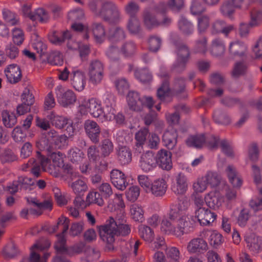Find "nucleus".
I'll list each match as a JSON object with an SVG mask.
<instances>
[{
  "instance_id": "obj_1",
  "label": "nucleus",
  "mask_w": 262,
  "mask_h": 262,
  "mask_svg": "<svg viewBox=\"0 0 262 262\" xmlns=\"http://www.w3.org/2000/svg\"><path fill=\"white\" fill-rule=\"evenodd\" d=\"M100 236L106 243L109 250L113 249L115 237L126 236L130 233V226L126 224L117 221L113 217H109L104 225L98 227Z\"/></svg>"
},
{
  "instance_id": "obj_2",
  "label": "nucleus",
  "mask_w": 262,
  "mask_h": 262,
  "mask_svg": "<svg viewBox=\"0 0 262 262\" xmlns=\"http://www.w3.org/2000/svg\"><path fill=\"white\" fill-rule=\"evenodd\" d=\"M65 155L61 152H53L50 159L44 156H40L39 160L40 165L43 171L48 172L54 177H58L60 168L63 165Z\"/></svg>"
},
{
  "instance_id": "obj_3",
  "label": "nucleus",
  "mask_w": 262,
  "mask_h": 262,
  "mask_svg": "<svg viewBox=\"0 0 262 262\" xmlns=\"http://www.w3.org/2000/svg\"><path fill=\"white\" fill-rule=\"evenodd\" d=\"M160 230L164 234L179 237L187 233L189 229L188 228V222L183 217L177 222L167 218L163 219L160 224Z\"/></svg>"
},
{
  "instance_id": "obj_4",
  "label": "nucleus",
  "mask_w": 262,
  "mask_h": 262,
  "mask_svg": "<svg viewBox=\"0 0 262 262\" xmlns=\"http://www.w3.org/2000/svg\"><path fill=\"white\" fill-rule=\"evenodd\" d=\"M54 247L57 252V255L54 258L53 262H70L69 260L65 259L62 255L72 256L79 254L82 252L83 245L82 244H79L68 248L66 246V238L61 236L59 237V241H57L55 243Z\"/></svg>"
},
{
  "instance_id": "obj_5",
  "label": "nucleus",
  "mask_w": 262,
  "mask_h": 262,
  "mask_svg": "<svg viewBox=\"0 0 262 262\" xmlns=\"http://www.w3.org/2000/svg\"><path fill=\"white\" fill-rule=\"evenodd\" d=\"M126 99L129 107L134 111H140L144 106L151 109L154 104L151 97L145 96L140 97L138 93L134 91L128 93Z\"/></svg>"
},
{
  "instance_id": "obj_6",
  "label": "nucleus",
  "mask_w": 262,
  "mask_h": 262,
  "mask_svg": "<svg viewBox=\"0 0 262 262\" xmlns=\"http://www.w3.org/2000/svg\"><path fill=\"white\" fill-rule=\"evenodd\" d=\"M79 112L82 115L90 113L95 118L99 117L103 112L100 101L94 98L84 99L79 106Z\"/></svg>"
},
{
  "instance_id": "obj_7",
  "label": "nucleus",
  "mask_w": 262,
  "mask_h": 262,
  "mask_svg": "<svg viewBox=\"0 0 262 262\" xmlns=\"http://www.w3.org/2000/svg\"><path fill=\"white\" fill-rule=\"evenodd\" d=\"M220 146L222 151L228 156H233V152L232 147L229 142L225 140H221L214 135H209L206 137L205 146L210 149H216Z\"/></svg>"
},
{
  "instance_id": "obj_8",
  "label": "nucleus",
  "mask_w": 262,
  "mask_h": 262,
  "mask_svg": "<svg viewBox=\"0 0 262 262\" xmlns=\"http://www.w3.org/2000/svg\"><path fill=\"white\" fill-rule=\"evenodd\" d=\"M55 90L57 101L62 106L67 107L76 102L77 97L73 91L66 90L60 85L57 86Z\"/></svg>"
},
{
  "instance_id": "obj_9",
  "label": "nucleus",
  "mask_w": 262,
  "mask_h": 262,
  "mask_svg": "<svg viewBox=\"0 0 262 262\" xmlns=\"http://www.w3.org/2000/svg\"><path fill=\"white\" fill-rule=\"evenodd\" d=\"M189 205V201L186 198L182 202L180 201L178 205L172 204L170 206L168 213V218L167 219L177 222L182 217H185V221L188 222V228L189 229L190 221L189 218L183 213V211L186 210Z\"/></svg>"
},
{
  "instance_id": "obj_10",
  "label": "nucleus",
  "mask_w": 262,
  "mask_h": 262,
  "mask_svg": "<svg viewBox=\"0 0 262 262\" xmlns=\"http://www.w3.org/2000/svg\"><path fill=\"white\" fill-rule=\"evenodd\" d=\"M50 245V243L48 240L42 242H39L34 244L30 249V262H47V260L50 257V254L48 253H46L41 257L40 253L46 249L48 248Z\"/></svg>"
},
{
  "instance_id": "obj_11",
  "label": "nucleus",
  "mask_w": 262,
  "mask_h": 262,
  "mask_svg": "<svg viewBox=\"0 0 262 262\" xmlns=\"http://www.w3.org/2000/svg\"><path fill=\"white\" fill-rule=\"evenodd\" d=\"M88 75L91 82L97 84L101 82L104 76V65L99 60H95L91 62Z\"/></svg>"
},
{
  "instance_id": "obj_12",
  "label": "nucleus",
  "mask_w": 262,
  "mask_h": 262,
  "mask_svg": "<svg viewBox=\"0 0 262 262\" xmlns=\"http://www.w3.org/2000/svg\"><path fill=\"white\" fill-rule=\"evenodd\" d=\"M244 240L247 247L253 254H257L262 251V236L250 232L246 234Z\"/></svg>"
},
{
  "instance_id": "obj_13",
  "label": "nucleus",
  "mask_w": 262,
  "mask_h": 262,
  "mask_svg": "<svg viewBox=\"0 0 262 262\" xmlns=\"http://www.w3.org/2000/svg\"><path fill=\"white\" fill-rule=\"evenodd\" d=\"M157 165L162 169L170 170L172 168V153L165 149L159 150L156 156Z\"/></svg>"
},
{
  "instance_id": "obj_14",
  "label": "nucleus",
  "mask_w": 262,
  "mask_h": 262,
  "mask_svg": "<svg viewBox=\"0 0 262 262\" xmlns=\"http://www.w3.org/2000/svg\"><path fill=\"white\" fill-rule=\"evenodd\" d=\"M195 217L201 225H208L212 223L217 217V215L207 208L196 209Z\"/></svg>"
},
{
  "instance_id": "obj_15",
  "label": "nucleus",
  "mask_w": 262,
  "mask_h": 262,
  "mask_svg": "<svg viewBox=\"0 0 262 262\" xmlns=\"http://www.w3.org/2000/svg\"><path fill=\"white\" fill-rule=\"evenodd\" d=\"M70 81L73 87L76 91H82L85 85L84 72L75 68L73 69L70 75Z\"/></svg>"
},
{
  "instance_id": "obj_16",
  "label": "nucleus",
  "mask_w": 262,
  "mask_h": 262,
  "mask_svg": "<svg viewBox=\"0 0 262 262\" xmlns=\"http://www.w3.org/2000/svg\"><path fill=\"white\" fill-rule=\"evenodd\" d=\"M8 81L11 84L19 82L23 77L20 67L16 64L8 66L4 71Z\"/></svg>"
},
{
  "instance_id": "obj_17",
  "label": "nucleus",
  "mask_w": 262,
  "mask_h": 262,
  "mask_svg": "<svg viewBox=\"0 0 262 262\" xmlns=\"http://www.w3.org/2000/svg\"><path fill=\"white\" fill-rule=\"evenodd\" d=\"M208 244L202 238L197 237L191 239L188 244L187 249L190 253L202 254L208 250Z\"/></svg>"
},
{
  "instance_id": "obj_18",
  "label": "nucleus",
  "mask_w": 262,
  "mask_h": 262,
  "mask_svg": "<svg viewBox=\"0 0 262 262\" xmlns=\"http://www.w3.org/2000/svg\"><path fill=\"white\" fill-rule=\"evenodd\" d=\"M140 167L145 172L152 170L157 166L156 157L152 151H147L141 156Z\"/></svg>"
},
{
  "instance_id": "obj_19",
  "label": "nucleus",
  "mask_w": 262,
  "mask_h": 262,
  "mask_svg": "<svg viewBox=\"0 0 262 262\" xmlns=\"http://www.w3.org/2000/svg\"><path fill=\"white\" fill-rule=\"evenodd\" d=\"M84 127L87 135L91 141L95 143H98L100 128L98 124L93 120H88L84 122Z\"/></svg>"
},
{
  "instance_id": "obj_20",
  "label": "nucleus",
  "mask_w": 262,
  "mask_h": 262,
  "mask_svg": "<svg viewBox=\"0 0 262 262\" xmlns=\"http://www.w3.org/2000/svg\"><path fill=\"white\" fill-rule=\"evenodd\" d=\"M188 188L187 179L183 174L179 173L175 179L171 190L176 195H184Z\"/></svg>"
},
{
  "instance_id": "obj_21",
  "label": "nucleus",
  "mask_w": 262,
  "mask_h": 262,
  "mask_svg": "<svg viewBox=\"0 0 262 262\" xmlns=\"http://www.w3.org/2000/svg\"><path fill=\"white\" fill-rule=\"evenodd\" d=\"M29 203L34 205V208L30 210V213L36 215H40L42 213L43 210H51L53 208V201L51 198H48L47 200L43 202L39 203L38 200L34 199L30 202L27 199Z\"/></svg>"
},
{
  "instance_id": "obj_22",
  "label": "nucleus",
  "mask_w": 262,
  "mask_h": 262,
  "mask_svg": "<svg viewBox=\"0 0 262 262\" xmlns=\"http://www.w3.org/2000/svg\"><path fill=\"white\" fill-rule=\"evenodd\" d=\"M111 181L117 189L123 190L127 185L124 174L117 169H113L111 173Z\"/></svg>"
},
{
  "instance_id": "obj_23",
  "label": "nucleus",
  "mask_w": 262,
  "mask_h": 262,
  "mask_svg": "<svg viewBox=\"0 0 262 262\" xmlns=\"http://www.w3.org/2000/svg\"><path fill=\"white\" fill-rule=\"evenodd\" d=\"M226 173L229 182L234 188H239L242 186L243 180L234 166L228 165L226 169Z\"/></svg>"
},
{
  "instance_id": "obj_24",
  "label": "nucleus",
  "mask_w": 262,
  "mask_h": 262,
  "mask_svg": "<svg viewBox=\"0 0 262 262\" xmlns=\"http://www.w3.org/2000/svg\"><path fill=\"white\" fill-rule=\"evenodd\" d=\"M167 185L163 178H159L154 181L150 187V191L156 196H162L166 191Z\"/></svg>"
},
{
  "instance_id": "obj_25",
  "label": "nucleus",
  "mask_w": 262,
  "mask_h": 262,
  "mask_svg": "<svg viewBox=\"0 0 262 262\" xmlns=\"http://www.w3.org/2000/svg\"><path fill=\"white\" fill-rule=\"evenodd\" d=\"M178 133L176 130L172 129L165 132L162 138L164 145L168 149L172 150L177 143Z\"/></svg>"
},
{
  "instance_id": "obj_26",
  "label": "nucleus",
  "mask_w": 262,
  "mask_h": 262,
  "mask_svg": "<svg viewBox=\"0 0 262 262\" xmlns=\"http://www.w3.org/2000/svg\"><path fill=\"white\" fill-rule=\"evenodd\" d=\"M71 37L70 32L68 31H54L49 35V39L53 43L60 44L64 41L66 39Z\"/></svg>"
},
{
  "instance_id": "obj_27",
  "label": "nucleus",
  "mask_w": 262,
  "mask_h": 262,
  "mask_svg": "<svg viewBox=\"0 0 262 262\" xmlns=\"http://www.w3.org/2000/svg\"><path fill=\"white\" fill-rule=\"evenodd\" d=\"M186 143L188 146L201 148L205 146L206 136L203 134L190 136L186 140Z\"/></svg>"
},
{
  "instance_id": "obj_28",
  "label": "nucleus",
  "mask_w": 262,
  "mask_h": 262,
  "mask_svg": "<svg viewBox=\"0 0 262 262\" xmlns=\"http://www.w3.org/2000/svg\"><path fill=\"white\" fill-rule=\"evenodd\" d=\"M139 235L146 242L150 243L155 238V233L149 227L141 225L139 227Z\"/></svg>"
},
{
  "instance_id": "obj_29",
  "label": "nucleus",
  "mask_w": 262,
  "mask_h": 262,
  "mask_svg": "<svg viewBox=\"0 0 262 262\" xmlns=\"http://www.w3.org/2000/svg\"><path fill=\"white\" fill-rule=\"evenodd\" d=\"M30 19L40 23H46L49 19V15L44 9L38 8L33 12V15L30 16Z\"/></svg>"
},
{
  "instance_id": "obj_30",
  "label": "nucleus",
  "mask_w": 262,
  "mask_h": 262,
  "mask_svg": "<svg viewBox=\"0 0 262 262\" xmlns=\"http://www.w3.org/2000/svg\"><path fill=\"white\" fill-rule=\"evenodd\" d=\"M118 158L122 165L127 164L132 161V153L129 149L126 146L119 148L118 152Z\"/></svg>"
},
{
  "instance_id": "obj_31",
  "label": "nucleus",
  "mask_w": 262,
  "mask_h": 262,
  "mask_svg": "<svg viewBox=\"0 0 262 262\" xmlns=\"http://www.w3.org/2000/svg\"><path fill=\"white\" fill-rule=\"evenodd\" d=\"M130 213L132 218L135 221L142 222L144 220V211L142 207L137 204L130 207Z\"/></svg>"
},
{
  "instance_id": "obj_32",
  "label": "nucleus",
  "mask_w": 262,
  "mask_h": 262,
  "mask_svg": "<svg viewBox=\"0 0 262 262\" xmlns=\"http://www.w3.org/2000/svg\"><path fill=\"white\" fill-rule=\"evenodd\" d=\"M86 202L89 204H95L100 206H102L104 204L100 194L95 189L89 192L86 198Z\"/></svg>"
},
{
  "instance_id": "obj_33",
  "label": "nucleus",
  "mask_w": 262,
  "mask_h": 262,
  "mask_svg": "<svg viewBox=\"0 0 262 262\" xmlns=\"http://www.w3.org/2000/svg\"><path fill=\"white\" fill-rule=\"evenodd\" d=\"M69 224L70 220L64 216H61L58 219L56 228L58 230L61 231V233L57 235V241H59V237L61 236L66 238L65 234L69 228Z\"/></svg>"
},
{
  "instance_id": "obj_34",
  "label": "nucleus",
  "mask_w": 262,
  "mask_h": 262,
  "mask_svg": "<svg viewBox=\"0 0 262 262\" xmlns=\"http://www.w3.org/2000/svg\"><path fill=\"white\" fill-rule=\"evenodd\" d=\"M172 93L169 89L168 81H163L161 86L158 89L157 95L161 101H164L166 98L171 97Z\"/></svg>"
},
{
  "instance_id": "obj_35",
  "label": "nucleus",
  "mask_w": 262,
  "mask_h": 262,
  "mask_svg": "<svg viewBox=\"0 0 262 262\" xmlns=\"http://www.w3.org/2000/svg\"><path fill=\"white\" fill-rule=\"evenodd\" d=\"M93 33L96 42L101 43L105 38V31L104 27L99 24H94L93 25Z\"/></svg>"
},
{
  "instance_id": "obj_36",
  "label": "nucleus",
  "mask_w": 262,
  "mask_h": 262,
  "mask_svg": "<svg viewBox=\"0 0 262 262\" xmlns=\"http://www.w3.org/2000/svg\"><path fill=\"white\" fill-rule=\"evenodd\" d=\"M107 113L104 112V116L106 119L111 121L115 119L116 123L118 124H122L124 122V117L121 114L116 115V111L114 107L111 106L107 107Z\"/></svg>"
},
{
  "instance_id": "obj_37",
  "label": "nucleus",
  "mask_w": 262,
  "mask_h": 262,
  "mask_svg": "<svg viewBox=\"0 0 262 262\" xmlns=\"http://www.w3.org/2000/svg\"><path fill=\"white\" fill-rule=\"evenodd\" d=\"M71 187L76 194H80L88 189L86 182L81 179H78L72 183Z\"/></svg>"
},
{
  "instance_id": "obj_38",
  "label": "nucleus",
  "mask_w": 262,
  "mask_h": 262,
  "mask_svg": "<svg viewBox=\"0 0 262 262\" xmlns=\"http://www.w3.org/2000/svg\"><path fill=\"white\" fill-rule=\"evenodd\" d=\"M148 135H149V130L146 127L141 128L137 132L135 136L136 146H142L144 144Z\"/></svg>"
},
{
  "instance_id": "obj_39",
  "label": "nucleus",
  "mask_w": 262,
  "mask_h": 262,
  "mask_svg": "<svg viewBox=\"0 0 262 262\" xmlns=\"http://www.w3.org/2000/svg\"><path fill=\"white\" fill-rule=\"evenodd\" d=\"M137 47L133 42H127L123 44L120 49V52L125 57H131L135 54Z\"/></svg>"
},
{
  "instance_id": "obj_40",
  "label": "nucleus",
  "mask_w": 262,
  "mask_h": 262,
  "mask_svg": "<svg viewBox=\"0 0 262 262\" xmlns=\"http://www.w3.org/2000/svg\"><path fill=\"white\" fill-rule=\"evenodd\" d=\"M3 15L4 20L8 25L14 26L19 23L18 16L8 9H4L3 10Z\"/></svg>"
},
{
  "instance_id": "obj_41",
  "label": "nucleus",
  "mask_w": 262,
  "mask_h": 262,
  "mask_svg": "<svg viewBox=\"0 0 262 262\" xmlns=\"http://www.w3.org/2000/svg\"><path fill=\"white\" fill-rule=\"evenodd\" d=\"M210 51L213 56L216 57L221 56L224 53L225 46L221 40L215 39L212 42Z\"/></svg>"
},
{
  "instance_id": "obj_42",
  "label": "nucleus",
  "mask_w": 262,
  "mask_h": 262,
  "mask_svg": "<svg viewBox=\"0 0 262 262\" xmlns=\"http://www.w3.org/2000/svg\"><path fill=\"white\" fill-rule=\"evenodd\" d=\"M178 61L179 66H183L188 61L189 51L187 47L182 45L179 47L178 50Z\"/></svg>"
},
{
  "instance_id": "obj_43",
  "label": "nucleus",
  "mask_w": 262,
  "mask_h": 262,
  "mask_svg": "<svg viewBox=\"0 0 262 262\" xmlns=\"http://www.w3.org/2000/svg\"><path fill=\"white\" fill-rule=\"evenodd\" d=\"M2 119L4 124L7 127H13L17 121L15 115L13 113H10L7 111L3 112Z\"/></svg>"
},
{
  "instance_id": "obj_44",
  "label": "nucleus",
  "mask_w": 262,
  "mask_h": 262,
  "mask_svg": "<svg viewBox=\"0 0 262 262\" xmlns=\"http://www.w3.org/2000/svg\"><path fill=\"white\" fill-rule=\"evenodd\" d=\"M203 178L207 185H210L211 187L217 186L220 182V179L217 174L211 171L208 172Z\"/></svg>"
},
{
  "instance_id": "obj_45",
  "label": "nucleus",
  "mask_w": 262,
  "mask_h": 262,
  "mask_svg": "<svg viewBox=\"0 0 262 262\" xmlns=\"http://www.w3.org/2000/svg\"><path fill=\"white\" fill-rule=\"evenodd\" d=\"M161 40L156 36H150L146 42V48L150 51L156 52L160 48Z\"/></svg>"
},
{
  "instance_id": "obj_46",
  "label": "nucleus",
  "mask_w": 262,
  "mask_h": 262,
  "mask_svg": "<svg viewBox=\"0 0 262 262\" xmlns=\"http://www.w3.org/2000/svg\"><path fill=\"white\" fill-rule=\"evenodd\" d=\"M114 150V145L112 142L109 139H104L102 141L101 146V152L103 157L108 156Z\"/></svg>"
},
{
  "instance_id": "obj_47",
  "label": "nucleus",
  "mask_w": 262,
  "mask_h": 262,
  "mask_svg": "<svg viewBox=\"0 0 262 262\" xmlns=\"http://www.w3.org/2000/svg\"><path fill=\"white\" fill-rule=\"evenodd\" d=\"M205 201L207 206L210 208L215 209L220 206L218 198L212 192L208 193L205 197Z\"/></svg>"
},
{
  "instance_id": "obj_48",
  "label": "nucleus",
  "mask_w": 262,
  "mask_h": 262,
  "mask_svg": "<svg viewBox=\"0 0 262 262\" xmlns=\"http://www.w3.org/2000/svg\"><path fill=\"white\" fill-rule=\"evenodd\" d=\"M116 90L120 94L127 92L129 88V84L127 81L124 78L118 79L114 82Z\"/></svg>"
},
{
  "instance_id": "obj_49",
  "label": "nucleus",
  "mask_w": 262,
  "mask_h": 262,
  "mask_svg": "<svg viewBox=\"0 0 262 262\" xmlns=\"http://www.w3.org/2000/svg\"><path fill=\"white\" fill-rule=\"evenodd\" d=\"M127 199L130 202H135L140 195V188L137 186L130 187L126 191Z\"/></svg>"
},
{
  "instance_id": "obj_50",
  "label": "nucleus",
  "mask_w": 262,
  "mask_h": 262,
  "mask_svg": "<svg viewBox=\"0 0 262 262\" xmlns=\"http://www.w3.org/2000/svg\"><path fill=\"white\" fill-rule=\"evenodd\" d=\"M246 64L243 62H236L232 71V76L234 77H238L244 75L247 70Z\"/></svg>"
},
{
  "instance_id": "obj_51",
  "label": "nucleus",
  "mask_w": 262,
  "mask_h": 262,
  "mask_svg": "<svg viewBox=\"0 0 262 262\" xmlns=\"http://www.w3.org/2000/svg\"><path fill=\"white\" fill-rule=\"evenodd\" d=\"M210 244L214 248H217L224 242V237L222 235L216 231L212 232L210 236Z\"/></svg>"
},
{
  "instance_id": "obj_52",
  "label": "nucleus",
  "mask_w": 262,
  "mask_h": 262,
  "mask_svg": "<svg viewBox=\"0 0 262 262\" xmlns=\"http://www.w3.org/2000/svg\"><path fill=\"white\" fill-rule=\"evenodd\" d=\"M12 38L14 43L17 45L23 43L25 39L23 31L18 28H15L12 31Z\"/></svg>"
},
{
  "instance_id": "obj_53",
  "label": "nucleus",
  "mask_w": 262,
  "mask_h": 262,
  "mask_svg": "<svg viewBox=\"0 0 262 262\" xmlns=\"http://www.w3.org/2000/svg\"><path fill=\"white\" fill-rule=\"evenodd\" d=\"M84 154L78 148L71 149L69 153V157L73 163H76L82 161Z\"/></svg>"
},
{
  "instance_id": "obj_54",
  "label": "nucleus",
  "mask_w": 262,
  "mask_h": 262,
  "mask_svg": "<svg viewBox=\"0 0 262 262\" xmlns=\"http://www.w3.org/2000/svg\"><path fill=\"white\" fill-rule=\"evenodd\" d=\"M136 77L142 82H148L151 80V75L146 69L137 70L135 73Z\"/></svg>"
},
{
  "instance_id": "obj_55",
  "label": "nucleus",
  "mask_w": 262,
  "mask_h": 262,
  "mask_svg": "<svg viewBox=\"0 0 262 262\" xmlns=\"http://www.w3.org/2000/svg\"><path fill=\"white\" fill-rule=\"evenodd\" d=\"M21 101L24 104L32 105L34 102V97L31 91L26 88L21 95Z\"/></svg>"
},
{
  "instance_id": "obj_56",
  "label": "nucleus",
  "mask_w": 262,
  "mask_h": 262,
  "mask_svg": "<svg viewBox=\"0 0 262 262\" xmlns=\"http://www.w3.org/2000/svg\"><path fill=\"white\" fill-rule=\"evenodd\" d=\"M207 183L203 177L198 179L197 181L193 184V189L195 193H202L207 188Z\"/></svg>"
},
{
  "instance_id": "obj_57",
  "label": "nucleus",
  "mask_w": 262,
  "mask_h": 262,
  "mask_svg": "<svg viewBox=\"0 0 262 262\" xmlns=\"http://www.w3.org/2000/svg\"><path fill=\"white\" fill-rule=\"evenodd\" d=\"M71 29L76 32H84V38L88 39L89 37V28L88 25H84L81 23H73L71 26Z\"/></svg>"
},
{
  "instance_id": "obj_58",
  "label": "nucleus",
  "mask_w": 262,
  "mask_h": 262,
  "mask_svg": "<svg viewBox=\"0 0 262 262\" xmlns=\"http://www.w3.org/2000/svg\"><path fill=\"white\" fill-rule=\"evenodd\" d=\"M238 47L242 48L240 56H244L245 54V51L246 50L247 47L244 43L239 42V41H235L230 43L229 47L230 52L234 55H238L239 53L238 51L236 50L237 47Z\"/></svg>"
},
{
  "instance_id": "obj_59",
  "label": "nucleus",
  "mask_w": 262,
  "mask_h": 262,
  "mask_svg": "<svg viewBox=\"0 0 262 262\" xmlns=\"http://www.w3.org/2000/svg\"><path fill=\"white\" fill-rule=\"evenodd\" d=\"M48 62L52 65H59L63 62L62 56L59 52H54L50 54Z\"/></svg>"
},
{
  "instance_id": "obj_60",
  "label": "nucleus",
  "mask_w": 262,
  "mask_h": 262,
  "mask_svg": "<svg viewBox=\"0 0 262 262\" xmlns=\"http://www.w3.org/2000/svg\"><path fill=\"white\" fill-rule=\"evenodd\" d=\"M99 191L104 198H108L112 194L113 190L110 184L103 183L98 188Z\"/></svg>"
},
{
  "instance_id": "obj_61",
  "label": "nucleus",
  "mask_w": 262,
  "mask_h": 262,
  "mask_svg": "<svg viewBox=\"0 0 262 262\" xmlns=\"http://www.w3.org/2000/svg\"><path fill=\"white\" fill-rule=\"evenodd\" d=\"M138 180L140 185L146 191L150 190L151 186V181L146 176L140 175L138 177Z\"/></svg>"
},
{
  "instance_id": "obj_62",
  "label": "nucleus",
  "mask_w": 262,
  "mask_h": 262,
  "mask_svg": "<svg viewBox=\"0 0 262 262\" xmlns=\"http://www.w3.org/2000/svg\"><path fill=\"white\" fill-rule=\"evenodd\" d=\"M53 140L55 144L58 148H62L68 144V138L66 135L54 136Z\"/></svg>"
},
{
  "instance_id": "obj_63",
  "label": "nucleus",
  "mask_w": 262,
  "mask_h": 262,
  "mask_svg": "<svg viewBox=\"0 0 262 262\" xmlns=\"http://www.w3.org/2000/svg\"><path fill=\"white\" fill-rule=\"evenodd\" d=\"M68 119L62 116H54L52 120L53 125L58 128H62L68 124Z\"/></svg>"
},
{
  "instance_id": "obj_64",
  "label": "nucleus",
  "mask_w": 262,
  "mask_h": 262,
  "mask_svg": "<svg viewBox=\"0 0 262 262\" xmlns=\"http://www.w3.org/2000/svg\"><path fill=\"white\" fill-rule=\"evenodd\" d=\"M148 146L151 149H157L159 147L160 140L159 136L155 133L149 134Z\"/></svg>"
}]
</instances>
